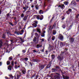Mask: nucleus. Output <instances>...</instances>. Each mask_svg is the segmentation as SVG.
<instances>
[{
  "label": "nucleus",
  "instance_id": "38",
  "mask_svg": "<svg viewBox=\"0 0 79 79\" xmlns=\"http://www.w3.org/2000/svg\"><path fill=\"white\" fill-rule=\"evenodd\" d=\"M50 35H48V40H50V38H51V36H48Z\"/></svg>",
  "mask_w": 79,
  "mask_h": 79
},
{
  "label": "nucleus",
  "instance_id": "59",
  "mask_svg": "<svg viewBox=\"0 0 79 79\" xmlns=\"http://www.w3.org/2000/svg\"><path fill=\"white\" fill-rule=\"evenodd\" d=\"M5 78H6V79H8V78L7 77H5Z\"/></svg>",
  "mask_w": 79,
  "mask_h": 79
},
{
  "label": "nucleus",
  "instance_id": "17",
  "mask_svg": "<svg viewBox=\"0 0 79 79\" xmlns=\"http://www.w3.org/2000/svg\"><path fill=\"white\" fill-rule=\"evenodd\" d=\"M35 8L36 10H38L39 9V6L38 5H36L35 6Z\"/></svg>",
  "mask_w": 79,
  "mask_h": 79
},
{
  "label": "nucleus",
  "instance_id": "14",
  "mask_svg": "<svg viewBox=\"0 0 79 79\" xmlns=\"http://www.w3.org/2000/svg\"><path fill=\"white\" fill-rule=\"evenodd\" d=\"M64 4L65 5H68V4L69 2H65L64 3Z\"/></svg>",
  "mask_w": 79,
  "mask_h": 79
},
{
  "label": "nucleus",
  "instance_id": "56",
  "mask_svg": "<svg viewBox=\"0 0 79 79\" xmlns=\"http://www.w3.org/2000/svg\"><path fill=\"white\" fill-rule=\"evenodd\" d=\"M62 19H64V17H63L62 18Z\"/></svg>",
  "mask_w": 79,
  "mask_h": 79
},
{
  "label": "nucleus",
  "instance_id": "16",
  "mask_svg": "<svg viewBox=\"0 0 79 79\" xmlns=\"http://www.w3.org/2000/svg\"><path fill=\"white\" fill-rule=\"evenodd\" d=\"M37 31H38V32H40V29L39 28H37Z\"/></svg>",
  "mask_w": 79,
  "mask_h": 79
},
{
  "label": "nucleus",
  "instance_id": "15",
  "mask_svg": "<svg viewBox=\"0 0 79 79\" xmlns=\"http://www.w3.org/2000/svg\"><path fill=\"white\" fill-rule=\"evenodd\" d=\"M10 63H11L9 61H8L6 62V64H7V65H9V64H10Z\"/></svg>",
  "mask_w": 79,
  "mask_h": 79
},
{
  "label": "nucleus",
  "instance_id": "18",
  "mask_svg": "<svg viewBox=\"0 0 79 79\" xmlns=\"http://www.w3.org/2000/svg\"><path fill=\"white\" fill-rule=\"evenodd\" d=\"M37 40V38H36V37H35L34 38V39H33V41L34 42H35V41H36V40Z\"/></svg>",
  "mask_w": 79,
  "mask_h": 79
},
{
  "label": "nucleus",
  "instance_id": "22",
  "mask_svg": "<svg viewBox=\"0 0 79 79\" xmlns=\"http://www.w3.org/2000/svg\"><path fill=\"white\" fill-rule=\"evenodd\" d=\"M60 47H63V44L62 42H60Z\"/></svg>",
  "mask_w": 79,
  "mask_h": 79
},
{
  "label": "nucleus",
  "instance_id": "61",
  "mask_svg": "<svg viewBox=\"0 0 79 79\" xmlns=\"http://www.w3.org/2000/svg\"><path fill=\"white\" fill-rule=\"evenodd\" d=\"M41 51H42V52H44V50H42Z\"/></svg>",
  "mask_w": 79,
  "mask_h": 79
},
{
  "label": "nucleus",
  "instance_id": "47",
  "mask_svg": "<svg viewBox=\"0 0 79 79\" xmlns=\"http://www.w3.org/2000/svg\"><path fill=\"white\" fill-rule=\"evenodd\" d=\"M34 5H32L31 6V8H34Z\"/></svg>",
  "mask_w": 79,
  "mask_h": 79
},
{
  "label": "nucleus",
  "instance_id": "62",
  "mask_svg": "<svg viewBox=\"0 0 79 79\" xmlns=\"http://www.w3.org/2000/svg\"><path fill=\"white\" fill-rule=\"evenodd\" d=\"M79 17V14L78 15V17Z\"/></svg>",
  "mask_w": 79,
  "mask_h": 79
},
{
  "label": "nucleus",
  "instance_id": "41",
  "mask_svg": "<svg viewBox=\"0 0 79 79\" xmlns=\"http://www.w3.org/2000/svg\"><path fill=\"white\" fill-rule=\"evenodd\" d=\"M44 41V39H41V42H43Z\"/></svg>",
  "mask_w": 79,
  "mask_h": 79
},
{
  "label": "nucleus",
  "instance_id": "3",
  "mask_svg": "<svg viewBox=\"0 0 79 79\" xmlns=\"http://www.w3.org/2000/svg\"><path fill=\"white\" fill-rule=\"evenodd\" d=\"M59 7H60L62 9H64L65 6H64V4H61L60 5H59Z\"/></svg>",
  "mask_w": 79,
  "mask_h": 79
},
{
  "label": "nucleus",
  "instance_id": "35",
  "mask_svg": "<svg viewBox=\"0 0 79 79\" xmlns=\"http://www.w3.org/2000/svg\"><path fill=\"white\" fill-rule=\"evenodd\" d=\"M12 59H13V57H9V60H12Z\"/></svg>",
  "mask_w": 79,
  "mask_h": 79
},
{
  "label": "nucleus",
  "instance_id": "45",
  "mask_svg": "<svg viewBox=\"0 0 79 79\" xmlns=\"http://www.w3.org/2000/svg\"><path fill=\"white\" fill-rule=\"evenodd\" d=\"M45 31H43V34H45Z\"/></svg>",
  "mask_w": 79,
  "mask_h": 79
},
{
  "label": "nucleus",
  "instance_id": "63",
  "mask_svg": "<svg viewBox=\"0 0 79 79\" xmlns=\"http://www.w3.org/2000/svg\"><path fill=\"white\" fill-rule=\"evenodd\" d=\"M46 53H47V51H46Z\"/></svg>",
  "mask_w": 79,
  "mask_h": 79
},
{
  "label": "nucleus",
  "instance_id": "33",
  "mask_svg": "<svg viewBox=\"0 0 79 79\" xmlns=\"http://www.w3.org/2000/svg\"><path fill=\"white\" fill-rule=\"evenodd\" d=\"M63 28V29H65V27H66L65 26V25H63L62 26Z\"/></svg>",
  "mask_w": 79,
  "mask_h": 79
},
{
  "label": "nucleus",
  "instance_id": "2",
  "mask_svg": "<svg viewBox=\"0 0 79 79\" xmlns=\"http://www.w3.org/2000/svg\"><path fill=\"white\" fill-rule=\"evenodd\" d=\"M69 40L71 43H73L74 41V39L73 38L71 37L69 38Z\"/></svg>",
  "mask_w": 79,
  "mask_h": 79
},
{
  "label": "nucleus",
  "instance_id": "50",
  "mask_svg": "<svg viewBox=\"0 0 79 79\" xmlns=\"http://www.w3.org/2000/svg\"><path fill=\"white\" fill-rule=\"evenodd\" d=\"M56 68H57V69H60V67H56Z\"/></svg>",
  "mask_w": 79,
  "mask_h": 79
},
{
  "label": "nucleus",
  "instance_id": "64",
  "mask_svg": "<svg viewBox=\"0 0 79 79\" xmlns=\"http://www.w3.org/2000/svg\"><path fill=\"white\" fill-rule=\"evenodd\" d=\"M51 27H50V28H51Z\"/></svg>",
  "mask_w": 79,
  "mask_h": 79
},
{
  "label": "nucleus",
  "instance_id": "54",
  "mask_svg": "<svg viewBox=\"0 0 79 79\" xmlns=\"http://www.w3.org/2000/svg\"><path fill=\"white\" fill-rule=\"evenodd\" d=\"M76 1L77 2H79V0H76Z\"/></svg>",
  "mask_w": 79,
  "mask_h": 79
},
{
  "label": "nucleus",
  "instance_id": "30",
  "mask_svg": "<svg viewBox=\"0 0 79 79\" xmlns=\"http://www.w3.org/2000/svg\"><path fill=\"white\" fill-rule=\"evenodd\" d=\"M35 35L36 36V37H38V34H37V33H35Z\"/></svg>",
  "mask_w": 79,
  "mask_h": 79
},
{
  "label": "nucleus",
  "instance_id": "11",
  "mask_svg": "<svg viewBox=\"0 0 79 79\" xmlns=\"http://www.w3.org/2000/svg\"><path fill=\"white\" fill-rule=\"evenodd\" d=\"M58 60H60V61H61V60H62V58L60 56L58 57Z\"/></svg>",
  "mask_w": 79,
  "mask_h": 79
},
{
  "label": "nucleus",
  "instance_id": "1",
  "mask_svg": "<svg viewBox=\"0 0 79 79\" xmlns=\"http://www.w3.org/2000/svg\"><path fill=\"white\" fill-rule=\"evenodd\" d=\"M36 18L38 20L40 19V20H42V19H44V16H43V15H41V16L39 15H38L37 16Z\"/></svg>",
  "mask_w": 79,
  "mask_h": 79
},
{
  "label": "nucleus",
  "instance_id": "32",
  "mask_svg": "<svg viewBox=\"0 0 79 79\" xmlns=\"http://www.w3.org/2000/svg\"><path fill=\"white\" fill-rule=\"evenodd\" d=\"M50 65H48L46 67V68H50Z\"/></svg>",
  "mask_w": 79,
  "mask_h": 79
},
{
  "label": "nucleus",
  "instance_id": "13",
  "mask_svg": "<svg viewBox=\"0 0 79 79\" xmlns=\"http://www.w3.org/2000/svg\"><path fill=\"white\" fill-rule=\"evenodd\" d=\"M63 78L64 79H69V77L64 76V77H63Z\"/></svg>",
  "mask_w": 79,
  "mask_h": 79
},
{
  "label": "nucleus",
  "instance_id": "39",
  "mask_svg": "<svg viewBox=\"0 0 79 79\" xmlns=\"http://www.w3.org/2000/svg\"><path fill=\"white\" fill-rule=\"evenodd\" d=\"M22 52L23 53H25L26 52V50H23L22 51Z\"/></svg>",
  "mask_w": 79,
  "mask_h": 79
},
{
  "label": "nucleus",
  "instance_id": "51",
  "mask_svg": "<svg viewBox=\"0 0 79 79\" xmlns=\"http://www.w3.org/2000/svg\"><path fill=\"white\" fill-rule=\"evenodd\" d=\"M35 23H36V24H37V21H35Z\"/></svg>",
  "mask_w": 79,
  "mask_h": 79
},
{
  "label": "nucleus",
  "instance_id": "20",
  "mask_svg": "<svg viewBox=\"0 0 79 79\" xmlns=\"http://www.w3.org/2000/svg\"><path fill=\"white\" fill-rule=\"evenodd\" d=\"M22 72L23 74H25V73H26V70H23L22 71Z\"/></svg>",
  "mask_w": 79,
  "mask_h": 79
},
{
  "label": "nucleus",
  "instance_id": "9",
  "mask_svg": "<svg viewBox=\"0 0 79 79\" xmlns=\"http://www.w3.org/2000/svg\"><path fill=\"white\" fill-rule=\"evenodd\" d=\"M36 46H37V48H40V47H42V46L41 45L38 44Z\"/></svg>",
  "mask_w": 79,
  "mask_h": 79
},
{
  "label": "nucleus",
  "instance_id": "5",
  "mask_svg": "<svg viewBox=\"0 0 79 79\" xmlns=\"http://www.w3.org/2000/svg\"><path fill=\"white\" fill-rule=\"evenodd\" d=\"M28 8H29V6H27L26 5H25V7H24L23 8V9H24V10H26L27 9H28Z\"/></svg>",
  "mask_w": 79,
  "mask_h": 79
},
{
  "label": "nucleus",
  "instance_id": "34",
  "mask_svg": "<svg viewBox=\"0 0 79 79\" xmlns=\"http://www.w3.org/2000/svg\"><path fill=\"white\" fill-rule=\"evenodd\" d=\"M24 60H25V61H27V60H28V58H25L24 59Z\"/></svg>",
  "mask_w": 79,
  "mask_h": 79
},
{
  "label": "nucleus",
  "instance_id": "6",
  "mask_svg": "<svg viewBox=\"0 0 79 79\" xmlns=\"http://www.w3.org/2000/svg\"><path fill=\"white\" fill-rule=\"evenodd\" d=\"M54 79H60V77L59 76H55L54 77Z\"/></svg>",
  "mask_w": 79,
  "mask_h": 79
},
{
  "label": "nucleus",
  "instance_id": "19",
  "mask_svg": "<svg viewBox=\"0 0 79 79\" xmlns=\"http://www.w3.org/2000/svg\"><path fill=\"white\" fill-rule=\"evenodd\" d=\"M27 17L26 16H25L23 18V20H24V21H26V20L27 19Z\"/></svg>",
  "mask_w": 79,
  "mask_h": 79
},
{
  "label": "nucleus",
  "instance_id": "10",
  "mask_svg": "<svg viewBox=\"0 0 79 79\" xmlns=\"http://www.w3.org/2000/svg\"><path fill=\"white\" fill-rule=\"evenodd\" d=\"M40 14H43L44 13V12H43V10H40L39 12Z\"/></svg>",
  "mask_w": 79,
  "mask_h": 79
},
{
  "label": "nucleus",
  "instance_id": "29",
  "mask_svg": "<svg viewBox=\"0 0 79 79\" xmlns=\"http://www.w3.org/2000/svg\"><path fill=\"white\" fill-rule=\"evenodd\" d=\"M11 64H12V66H13L14 65V62H13V61H11Z\"/></svg>",
  "mask_w": 79,
  "mask_h": 79
},
{
  "label": "nucleus",
  "instance_id": "44",
  "mask_svg": "<svg viewBox=\"0 0 79 79\" xmlns=\"http://www.w3.org/2000/svg\"><path fill=\"white\" fill-rule=\"evenodd\" d=\"M44 2V6H45V2Z\"/></svg>",
  "mask_w": 79,
  "mask_h": 79
},
{
  "label": "nucleus",
  "instance_id": "55",
  "mask_svg": "<svg viewBox=\"0 0 79 79\" xmlns=\"http://www.w3.org/2000/svg\"><path fill=\"white\" fill-rule=\"evenodd\" d=\"M2 64V62H0V66H1Z\"/></svg>",
  "mask_w": 79,
  "mask_h": 79
},
{
  "label": "nucleus",
  "instance_id": "26",
  "mask_svg": "<svg viewBox=\"0 0 79 79\" xmlns=\"http://www.w3.org/2000/svg\"><path fill=\"white\" fill-rule=\"evenodd\" d=\"M55 26H56V23H55L53 24V28H54L55 27Z\"/></svg>",
  "mask_w": 79,
  "mask_h": 79
},
{
  "label": "nucleus",
  "instance_id": "23",
  "mask_svg": "<svg viewBox=\"0 0 79 79\" xmlns=\"http://www.w3.org/2000/svg\"><path fill=\"white\" fill-rule=\"evenodd\" d=\"M56 31H53V35H55V34H56Z\"/></svg>",
  "mask_w": 79,
  "mask_h": 79
},
{
  "label": "nucleus",
  "instance_id": "53",
  "mask_svg": "<svg viewBox=\"0 0 79 79\" xmlns=\"http://www.w3.org/2000/svg\"><path fill=\"white\" fill-rule=\"evenodd\" d=\"M26 11V10H24L23 11V13H24Z\"/></svg>",
  "mask_w": 79,
  "mask_h": 79
},
{
  "label": "nucleus",
  "instance_id": "48",
  "mask_svg": "<svg viewBox=\"0 0 79 79\" xmlns=\"http://www.w3.org/2000/svg\"><path fill=\"white\" fill-rule=\"evenodd\" d=\"M15 64H17V62L16 61L15 62Z\"/></svg>",
  "mask_w": 79,
  "mask_h": 79
},
{
  "label": "nucleus",
  "instance_id": "12",
  "mask_svg": "<svg viewBox=\"0 0 79 79\" xmlns=\"http://www.w3.org/2000/svg\"><path fill=\"white\" fill-rule=\"evenodd\" d=\"M11 68H12V67L10 66L9 67H8V69H9V70L11 71Z\"/></svg>",
  "mask_w": 79,
  "mask_h": 79
},
{
  "label": "nucleus",
  "instance_id": "24",
  "mask_svg": "<svg viewBox=\"0 0 79 79\" xmlns=\"http://www.w3.org/2000/svg\"><path fill=\"white\" fill-rule=\"evenodd\" d=\"M45 36V34L44 33H42L41 35V37H44Z\"/></svg>",
  "mask_w": 79,
  "mask_h": 79
},
{
  "label": "nucleus",
  "instance_id": "57",
  "mask_svg": "<svg viewBox=\"0 0 79 79\" xmlns=\"http://www.w3.org/2000/svg\"><path fill=\"white\" fill-rule=\"evenodd\" d=\"M47 0V1H48V2H50V0Z\"/></svg>",
  "mask_w": 79,
  "mask_h": 79
},
{
  "label": "nucleus",
  "instance_id": "52",
  "mask_svg": "<svg viewBox=\"0 0 79 79\" xmlns=\"http://www.w3.org/2000/svg\"><path fill=\"white\" fill-rule=\"evenodd\" d=\"M33 51L34 52H35H35H36V51H35V50H34Z\"/></svg>",
  "mask_w": 79,
  "mask_h": 79
},
{
  "label": "nucleus",
  "instance_id": "4",
  "mask_svg": "<svg viewBox=\"0 0 79 79\" xmlns=\"http://www.w3.org/2000/svg\"><path fill=\"white\" fill-rule=\"evenodd\" d=\"M59 39L61 40H63V37L61 35H60L59 37Z\"/></svg>",
  "mask_w": 79,
  "mask_h": 79
},
{
  "label": "nucleus",
  "instance_id": "46",
  "mask_svg": "<svg viewBox=\"0 0 79 79\" xmlns=\"http://www.w3.org/2000/svg\"><path fill=\"white\" fill-rule=\"evenodd\" d=\"M6 52L7 53H10V51H9V52H8V50H7V51H6Z\"/></svg>",
  "mask_w": 79,
  "mask_h": 79
},
{
  "label": "nucleus",
  "instance_id": "58",
  "mask_svg": "<svg viewBox=\"0 0 79 79\" xmlns=\"http://www.w3.org/2000/svg\"><path fill=\"white\" fill-rule=\"evenodd\" d=\"M30 1L31 2H32V0H30Z\"/></svg>",
  "mask_w": 79,
  "mask_h": 79
},
{
  "label": "nucleus",
  "instance_id": "7",
  "mask_svg": "<svg viewBox=\"0 0 79 79\" xmlns=\"http://www.w3.org/2000/svg\"><path fill=\"white\" fill-rule=\"evenodd\" d=\"M23 33H24V30H22L19 32V34L20 35H22V34H23Z\"/></svg>",
  "mask_w": 79,
  "mask_h": 79
},
{
  "label": "nucleus",
  "instance_id": "28",
  "mask_svg": "<svg viewBox=\"0 0 79 79\" xmlns=\"http://www.w3.org/2000/svg\"><path fill=\"white\" fill-rule=\"evenodd\" d=\"M55 36H53V37H52V40H55Z\"/></svg>",
  "mask_w": 79,
  "mask_h": 79
},
{
  "label": "nucleus",
  "instance_id": "31",
  "mask_svg": "<svg viewBox=\"0 0 79 79\" xmlns=\"http://www.w3.org/2000/svg\"><path fill=\"white\" fill-rule=\"evenodd\" d=\"M51 57H52V59H54V58H55V55H52V56H51Z\"/></svg>",
  "mask_w": 79,
  "mask_h": 79
},
{
  "label": "nucleus",
  "instance_id": "21",
  "mask_svg": "<svg viewBox=\"0 0 79 79\" xmlns=\"http://www.w3.org/2000/svg\"><path fill=\"white\" fill-rule=\"evenodd\" d=\"M40 68L41 69H43V68H44V65H42L41 66Z\"/></svg>",
  "mask_w": 79,
  "mask_h": 79
},
{
  "label": "nucleus",
  "instance_id": "40",
  "mask_svg": "<svg viewBox=\"0 0 79 79\" xmlns=\"http://www.w3.org/2000/svg\"><path fill=\"white\" fill-rule=\"evenodd\" d=\"M20 40H21V43H23V42H24L23 41V40H22V39L20 38Z\"/></svg>",
  "mask_w": 79,
  "mask_h": 79
},
{
  "label": "nucleus",
  "instance_id": "43",
  "mask_svg": "<svg viewBox=\"0 0 79 79\" xmlns=\"http://www.w3.org/2000/svg\"><path fill=\"white\" fill-rule=\"evenodd\" d=\"M2 43L0 44V48L2 47Z\"/></svg>",
  "mask_w": 79,
  "mask_h": 79
},
{
  "label": "nucleus",
  "instance_id": "36",
  "mask_svg": "<svg viewBox=\"0 0 79 79\" xmlns=\"http://www.w3.org/2000/svg\"><path fill=\"white\" fill-rule=\"evenodd\" d=\"M24 14H22L21 15V17H22V18H23V17H24Z\"/></svg>",
  "mask_w": 79,
  "mask_h": 79
},
{
  "label": "nucleus",
  "instance_id": "49",
  "mask_svg": "<svg viewBox=\"0 0 79 79\" xmlns=\"http://www.w3.org/2000/svg\"><path fill=\"white\" fill-rule=\"evenodd\" d=\"M38 27H40V25H38Z\"/></svg>",
  "mask_w": 79,
  "mask_h": 79
},
{
  "label": "nucleus",
  "instance_id": "25",
  "mask_svg": "<svg viewBox=\"0 0 79 79\" xmlns=\"http://www.w3.org/2000/svg\"><path fill=\"white\" fill-rule=\"evenodd\" d=\"M72 11V10H71V9H69L68 10V11H66V13H67L68 12V11Z\"/></svg>",
  "mask_w": 79,
  "mask_h": 79
},
{
  "label": "nucleus",
  "instance_id": "37",
  "mask_svg": "<svg viewBox=\"0 0 79 79\" xmlns=\"http://www.w3.org/2000/svg\"><path fill=\"white\" fill-rule=\"evenodd\" d=\"M15 69H18V67L17 66V65H15Z\"/></svg>",
  "mask_w": 79,
  "mask_h": 79
},
{
  "label": "nucleus",
  "instance_id": "27",
  "mask_svg": "<svg viewBox=\"0 0 79 79\" xmlns=\"http://www.w3.org/2000/svg\"><path fill=\"white\" fill-rule=\"evenodd\" d=\"M2 38L3 39H5V35L4 34L3 35Z\"/></svg>",
  "mask_w": 79,
  "mask_h": 79
},
{
  "label": "nucleus",
  "instance_id": "60",
  "mask_svg": "<svg viewBox=\"0 0 79 79\" xmlns=\"http://www.w3.org/2000/svg\"><path fill=\"white\" fill-rule=\"evenodd\" d=\"M10 41L11 42H13V40H10Z\"/></svg>",
  "mask_w": 79,
  "mask_h": 79
},
{
  "label": "nucleus",
  "instance_id": "8",
  "mask_svg": "<svg viewBox=\"0 0 79 79\" xmlns=\"http://www.w3.org/2000/svg\"><path fill=\"white\" fill-rule=\"evenodd\" d=\"M32 25L33 27H36L37 26V25H36V24L34 23L32 24Z\"/></svg>",
  "mask_w": 79,
  "mask_h": 79
},
{
  "label": "nucleus",
  "instance_id": "42",
  "mask_svg": "<svg viewBox=\"0 0 79 79\" xmlns=\"http://www.w3.org/2000/svg\"><path fill=\"white\" fill-rule=\"evenodd\" d=\"M10 77L11 78H13V77H13L12 75H10Z\"/></svg>",
  "mask_w": 79,
  "mask_h": 79
}]
</instances>
